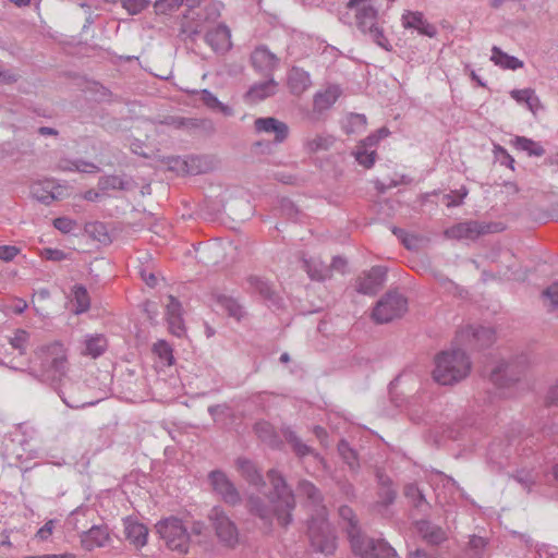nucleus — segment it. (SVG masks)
Segmentation results:
<instances>
[{
  "label": "nucleus",
  "mask_w": 558,
  "mask_h": 558,
  "mask_svg": "<svg viewBox=\"0 0 558 558\" xmlns=\"http://www.w3.org/2000/svg\"><path fill=\"white\" fill-rule=\"evenodd\" d=\"M153 351L165 362L166 365L170 366L174 362L172 354V348L165 340H159L154 344Z\"/></svg>",
  "instance_id": "49530a36"
},
{
  "label": "nucleus",
  "mask_w": 558,
  "mask_h": 558,
  "mask_svg": "<svg viewBox=\"0 0 558 558\" xmlns=\"http://www.w3.org/2000/svg\"><path fill=\"white\" fill-rule=\"evenodd\" d=\"M545 403L549 407H558V381L549 388Z\"/></svg>",
  "instance_id": "774afa93"
},
{
  "label": "nucleus",
  "mask_w": 558,
  "mask_h": 558,
  "mask_svg": "<svg viewBox=\"0 0 558 558\" xmlns=\"http://www.w3.org/2000/svg\"><path fill=\"white\" fill-rule=\"evenodd\" d=\"M74 301L76 303L73 312L75 314H82L88 311L90 306L89 295L86 288L82 284H75L73 287Z\"/></svg>",
  "instance_id": "ea45409f"
},
{
  "label": "nucleus",
  "mask_w": 558,
  "mask_h": 558,
  "mask_svg": "<svg viewBox=\"0 0 558 558\" xmlns=\"http://www.w3.org/2000/svg\"><path fill=\"white\" fill-rule=\"evenodd\" d=\"M107 349V340L104 336L97 335L86 340L85 353L93 357L100 356Z\"/></svg>",
  "instance_id": "79ce46f5"
},
{
  "label": "nucleus",
  "mask_w": 558,
  "mask_h": 558,
  "mask_svg": "<svg viewBox=\"0 0 558 558\" xmlns=\"http://www.w3.org/2000/svg\"><path fill=\"white\" fill-rule=\"evenodd\" d=\"M267 478L271 485V490L266 497L270 498L271 502H282L283 507L294 511L296 507L295 495L289 487L283 475L276 469H270L267 472Z\"/></svg>",
  "instance_id": "9d476101"
},
{
  "label": "nucleus",
  "mask_w": 558,
  "mask_h": 558,
  "mask_svg": "<svg viewBox=\"0 0 558 558\" xmlns=\"http://www.w3.org/2000/svg\"><path fill=\"white\" fill-rule=\"evenodd\" d=\"M487 541L477 535H472L469 542V549L466 551L481 555L482 550L486 547Z\"/></svg>",
  "instance_id": "4d7b16f0"
},
{
  "label": "nucleus",
  "mask_w": 558,
  "mask_h": 558,
  "mask_svg": "<svg viewBox=\"0 0 558 558\" xmlns=\"http://www.w3.org/2000/svg\"><path fill=\"white\" fill-rule=\"evenodd\" d=\"M184 170L190 174H199L206 171V166L202 157L191 156L183 161Z\"/></svg>",
  "instance_id": "09e8293b"
},
{
  "label": "nucleus",
  "mask_w": 558,
  "mask_h": 558,
  "mask_svg": "<svg viewBox=\"0 0 558 558\" xmlns=\"http://www.w3.org/2000/svg\"><path fill=\"white\" fill-rule=\"evenodd\" d=\"M235 466L241 476L252 486L262 488L266 482L262 475V470L250 459L240 457L235 461Z\"/></svg>",
  "instance_id": "a211bd4d"
},
{
  "label": "nucleus",
  "mask_w": 558,
  "mask_h": 558,
  "mask_svg": "<svg viewBox=\"0 0 558 558\" xmlns=\"http://www.w3.org/2000/svg\"><path fill=\"white\" fill-rule=\"evenodd\" d=\"M380 497V504L385 507H388L389 505L393 504L397 493L391 487H384L379 494Z\"/></svg>",
  "instance_id": "e2e57ef3"
},
{
  "label": "nucleus",
  "mask_w": 558,
  "mask_h": 558,
  "mask_svg": "<svg viewBox=\"0 0 558 558\" xmlns=\"http://www.w3.org/2000/svg\"><path fill=\"white\" fill-rule=\"evenodd\" d=\"M29 340V333L24 329H16L14 336L9 339L12 349L17 350L20 355L26 353V344Z\"/></svg>",
  "instance_id": "a18cd8bd"
},
{
  "label": "nucleus",
  "mask_w": 558,
  "mask_h": 558,
  "mask_svg": "<svg viewBox=\"0 0 558 558\" xmlns=\"http://www.w3.org/2000/svg\"><path fill=\"white\" fill-rule=\"evenodd\" d=\"M125 538L136 548H141L147 543L148 529L140 522H125Z\"/></svg>",
  "instance_id": "cd10ccee"
},
{
  "label": "nucleus",
  "mask_w": 558,
  "mask_h": 558,
  "mask_svg": "<svg viewBox=\"0 0 558 558\" xmlns=\"http://www.w3.org/2000/svg\"><path fill=\"white\" fill-rule=\"evenodd\" d=\"M307 535L315 551L326 556L335 553L336 535L328 521L327 510H320L319 514L311 515L307 521Z\"/></svg>",
  "instance_id": "20e7f679"
},
{
  "label": "nucleus",
  "mask_w": 558,
  "mask_h": 558,
  "mask_svg": "<svg viewBox=\"0 0 558 558\" xmlns=\"http://www.w3.org/2000/svg\"><path fill=\"white\" fill-rule=\"evenodd\" d=\"M121 4L129 14L135 15L148 7L149 0H121Z\"/></svg>",
  "instance_id": "5fc2aeb1"
},
{
  "label": "nucleus",
  "mask_w": 558,
  "mask_h": 558,
  "mask_svg": "<svg viewBox=\"0 0 558 558\" xmlns=\"http://www.w3.org/2000/svg\"><path fill=\"white\" fill-rule=\"evenodd\" d=\"M302 268L312 280L324 281L330 277V267L315 258H302Z\"/></svg>",
  "instance_id": "c756f323"
},
{
  "label": "nucleus",
  "mask_w": 558,
  "mask_h": 558,
  "mask_svg": "<svg viewBox=\"0 0 558 558\" xmlns=\"http://www.w3.org/2000/svg\"><path fill=\"white\" fill-rule=\"evenodd\" d=\"M71 163L74 166L75 171L89 173L99 171V167L89 161L75 160L74 162Z\"/></svg>",
  "instance_id": "0e129e2a"
},
{
  "label": "nucleus",
  "mask_w": 558,
  "mask_h": 558,
  "mask_svg": "<svg viewBox=\"0 0 558 558\" xmlns=\"http://www.w3.org/2000/svg\"><path fill=\"white\" fill-rule=\"evenodd\" d=\"M31 194L36 201L45 205H50L57 198L54 193L51 191L49 182H37L32 184Z\"/></svg>",
  "instance_id": "f704fd0d"
},
{
  "label": "nucleus",
  "mask_w": 558,
  "mask_h": 558,
  "mask_svg": "<svg viewBox=\"0 0 558 558\" xmlns=\"http://www.w3.org/2000/svg\"><path fill=\"white\" fill-rule=\"evenodd\" d=\"M296 490L300 496L304 497L313 508L312 514H319L320 510H327L324 505V496L318 487L307 480H300L296 486Z\"/></svg>",
  "instance_id": "f3484780"
},
{
  "label": "nucleus",
  "mask_w": 558,
  "mask_h": 558,
  "mask_svg": "<svg viewBox=\"0 0 558 558\" xmlns=\"http://www.w3.org/2000/svg\"><path fill=\"white\" fill-rule=\"evenodd\" d=\"M339 515L344 524L342 529L345 531L351 547H357V541L364 535L359 526V521L349 506H341L339 508Z\"/></svg>",
  "instance_id": "aec40b11"
},
{
  "label": "nucleus",
  "mask_w": 558,
  "mask_h": 558,
  "mask_svg": "<svg viewBox=\"0 0 558 558\" xmlns=\"http://www.w3.org/2000/svg\"><path fill=\"white\" fill-rule=\"evenodd\" d=\"M341 90L338 86H329L324 92H319L314 97V108L318 111L330 108L339 98Z\"/></svg>",
  "instance_id": "2f4dec72"
},
{
  "label": "nucleus",
  "mask_w": 558,
  "mask_h": 558,
  "mask_svg": "<svg viewBox=\"0 0 558 558\" xmlns=\"http://www.w3.org/2000/svg\"><path fill=\"white\" fill-rule=\"evenodd\" d=\"M216 300L230 317L240 320L244 316L243 307L235 299L219 294Z\"/></svg>",
  "instance_id": "c9c22d12"
},
{
  "label": "nucleus",
  "mask_w": 558,
  "mask_h": 558,
  "mask_svg": "<svg viewBox=\"0 0 558 558\" xmlns=\"http://www.w3.org/2000/svg\"><path fill=\"white\" fill-rule=\"evenodd\" d=\"M266 81L256 83L250 87L245 94V99L251 102L262 101L270 96H274L278 90V83L274 77H265Z\"/></svg>",
  "instance_id": "393cba45"
},
{
  "label": "nucleus",
  "mask_w": 558,
  "mask_h": 558,
  "mask_svg": "<svg viewBox=\"0 0 558 558\" xmlns=\"http://www.w3.org/2000/svg\"><path fill=\"white\" fill-rule=\"evenodd\" d=\"M231 34L228 26L220 24L217 27L208 31L205 35V41L216 52L225 53L231 48Z\"/></svg>",
  "instance_id": "412c9836"
},
{
  "label": "nucleus",
  "mask_w": 558,
  "mask_h": 558,
  "mask_svg": "<svg viewBox=\"0 0 558 558\" xmlns=\"http://www.w3.org/2000/svg\"><path fill=\"white\" fill-rule=\"evenodd\" d=\"M183 3V0H157L154 3V10L156 14H169L179 9Z\"/></svg>",
  "instance_id": "8fccbe9b"
},
{
  "label": "nucleus",
  "mask_w": 558,
  "mask_h": 558,
  "mask_svg": "<svg viewBox=\"0 0 558 558\" xmlns=\"http://www.w3.org/2000/svg\"><path fill=\"white\" fill-rule=\"evenodd\" d=\"M98 189L102 192L109 190L131 191L135 187V182L130 179H123L119 175H105L98 180Z\"/></svg>",
  "instance_id": "c85d7f7f"
},
{
  "label": "nucleus",
  "mask_w": 558,
  "mask_h": 558,
  "mask_svg": "<svg viewBox=\"0 0 558 558\" xmlns=\"http://www.w3.org/2000/svg\"><path fill=\"white\" fill-rule=\"evenodd\" d=\"M492 61L502 69L517 70L523 68V61L513 56H509L497 46L492 48Z\"/></svg>",
  "instance_id": "72a5a7b5"
},
{
  "label": "nucleus",
  "mask_w": 558,
  "mask_h": 558,
  "mask_svg": "<svg viewBox=\"0 0 558 558\" xmlns=\"http://www.w3.org/2000/svg\"><path fill=\"white\" fill-rule=\"evenodd\" d=\"M378 12L373 5H364L356 12V25L361 32L367 34L377 25Z\"/></svg>",
  "instance_id": "7c9ffc66"
},
{
  "label": "nucleus",
  "mask_w": 558,
  "mask_h": 558,
  "mask_svg": "<svg viewBox=\"0 0 558 558\" xmlns=\"http://www.w3.org/2000/svg\"><path fill=\"white\" fill-rule=\"evenodd\" d=\"M251 63L264 77H274V72L279 66V58L266 46H258L251 54Z\"/></svg>",
  "instance_id": "4468645a"
},
{
  "label": "nucleus",
  "mask_w": 558,
  "mask_h": 558,
  "mask_svg": "<svg viewBox=\"0 0 558 558\" xmlns=\"http://www.w3.org/2000/svg\"><path fill=\"white\" fill-rule=\"evenodd\" d=\"M208 520L218 541L227 548H235L239 544V529L221 506H215L208 513Z\"/></svg>",
  "instance_id": "39448f33"
},
{
  "label": "nucleus",
  "mask_w": 558,
  "mask_h": 558,
  "mask_svg": "<svg viewBox=\"0 0 558 558\" xmlns=\"http://www.w3.org/2000/svg\"><path fill=\"white\" fill-rule=\"evenodd\" d=\"M281 211L289 218H295L299 214V209L295 204L289 198H283L280 204Z\"/></svg>",
  "instance_id": "680f3d73"
},
{
  "label": "nucleus",
  "mask_w": 558,
  "mask_h": 558,
  "mask_svg": "<svg viewBox=\"0 0 558 558\" xmlns=\"http://www.w3.org/2000/svg\"><path fill=\"white\" fill-rule=\"evenodd\" d=\"M404 496L411 500L413 507L416 509L421 510L424 506H428L425 496L415 484L405 485Z\"/></svg>",
  "instance_id": "37998d69"
},
{
  "label": "nucleus",
  "mask_w": 558,
  "mask_h": 558,
  "mask_svg": "<svg viewBox=\"0 0 558 558\" xmlns=\"http://www.w3.org/2000/svg\"><path fill=\"white\" fill-rule=\"evenodd\" d=\"M66 364L62 344L53 343L46 349V356L41 361L39 374L33 375L53 389L66 407L82 409L94 405L96 402L86 401L82 397L85 385L66 375Z\"/></svg>",
  "instance_id": "f257e3e1"
},
{
  "label": "nucleus",
  "mask_w": 558,
  "mask_h": 558,
  "mask_svg": "<svg viewBox=\"0 0 558 558\" xmlns=\"http://www.w3.org/2000/svg\"><path fill=\"white\" fill-rule=\"evenodd\" d=\"M390 134V131L387 128H380L375 133L369 134L367 137L362 140L359 145L364 148L371 149L375 147L381 138L387 137Z\"/></svg>",
  "instance_id": "3c124183"
},
{
  "label": "nucleus",
  "mask_w": 558,
  "mask_h": 558,
  "mask_svg": "<svg viewBox=\"0 0 558 558\" xmlns=\"http://www.w3.org/2000/svg\"><path fill=\"white\" fill-rule=\"evenodd\" d=\"M156 530L169 548L187 553L190 534L180 519L170 517L161 520L156 524Z\"/></svg>",
  "instance_id": "423d86ee"
},
{
  "label": "nucleus",
  "mask_w": 558,
  "mask_h": 558,
  "mask_svg": "<svg viewBox=\"0 0 558 558\" xmlns=\"http://www.w3.org/2000/svg\"><path fill=\"white\" fill-rule=\"evenodd\" d=\"M247 282L268 303V306L277 308L281 306V298L267 281L256 276H250Z\"/></svg>",
  "instance_id": "b1692460"
},
{
  "label": "nucleus",
  "mask_w": 558,
  "mask_h": 558,
  "mask_svg": "<svg viewBox=\"0 0 558 558\" xmlns=\"http://www.w3.org/2000/svg\"><path fill=\"white\" fill-rule=\"evenodd\" d=\"M461 341H466L472 348L478 350L490 347L495 341V331L490 327L468 326L458 335Z\"/></svg>",
  "instance_id": "2eb2a0df"
},
{
  "label": "nucleus",
  "mask_w": 558,
  "mask_h": 558,
  "mask_svg": "<svg viewBox=\"0 0 558 558\" xmlns=\"http://www.w3.org/2000/svg\"><path fill=\"white\" fill-rule=\"evenodd\" d=\"M208 484L215 495L226 505L235 507L242 504V496L233 481L222 470L216 469L207 475Z\"/></svg>",
  "instance_id": "1a4fd4ad"
},
{
  "label": "nucleus",
  "mask_w": 558,
  "mask_h": 558,
  "mask_svg": "<svg viewBox=\"0 0 558 558\" xmlns=\"http://www.w3.org/2000/svg\"><path fill=\"white\" fill-rule=\"evenodd\" d=\"M470 369L469 356L463 350L454 349L437 355L433 377L440 385H453L465 378Z\"/></svg>",
  "instance_id": "7ed1b4c3"
},
{
  "label": "nucleus",
  "mask_w": 558,
  "mask_h": 558,
  "mask_svg": "<svg viewBox=\"0 0 558 558\" xmlns=\"http://www.w3.org/2000/svg\"><path fill=\"white\" fill-rule=\"evenodd\" d=\"M75 222L66 217H59L53 220V227L62 233H69L74 229Z\"/></svg>",
  "instance_id": "bf43d9fd"
},
{
  "label": "nucleus",
  "mask_w": 558,
  "mask_h": 558,
  "mask_svg": "<svg viewBox=\"0 0 558 558\" xmlns=\"http://www.w3.org/2000/svg\"><path fill=\"white\" fill-rule=\"evenodd\" d=\"M527 367L525 355L517 356L509 362H500L489 374L490 381L500 388L510 387L521 379Z\"/></svg>",
  "instance_id": "0eeeda50"
},
{
  "label": "nucleus",
  "mask_w": 558,
  "mask_h": 558,
  "mask_svg": "<svg viewBox=\"0 0 558 558\" xmlns=\"http://www.w3.org/2000/svg\"><path fill=\"white\" fill-rule=\"evenodd\" d=\"M387 276V268L384 266H374L368 271H364L356 279V291L361 294L375 295L384 286Z\"/></svg>",
  "instance_id": "ddd939ff"
},
{
  "label": "nucleus",
  "mask_w": 558,
  "mask_h": 558,
  "mask_svg": "<svg viewBox=\"0 0 558 558\" xmlns=\"http://www.w3.org/2000/svg\"><path fill=\"white\" fill-rule=\"evenodd\" d=\"M283 437L288 445L291 447L293 453L299 458L303 459L306 456H312L318 461H324V458L316 452L311 446L305 444L296 434L290 428L283 430Z\"/></svg>",
  "instance_id": "5701e85b"
},
{
  "label": "nucleus",
  "mask_w": 558,
  "mask_h": 558,
  "mask_svg": "<svg viewBox=\"0 0 558 558\" xmlns=\"http://www.w3.org/2000/svg\"><path fill=\"white\" fill-rule=\"evenodd\" d=\"M86 231L97 241L109 243L111 239L107 232V227L102 222H93L86 226Z\"/></svg>",
  "instance_id": "de8ad7c7"
},
{
  "label": "nucleus",
  "mask_w": 558,
  "mask_h": 558,
  "mask_svg": "<svg viewBox=\"0 0 558 558\" xmlns=\"http://www.w3.org/2000/svg\"><path fill=\"white\" fill-rule=\"evenodd\" d=\"M20 253V248L14 245H0V259L3 262L13 260Z\"/></svg>",
  "instance_id": "052dcab7"
},
{
  "label": "nucleus",
  "mask_w": 558,
  "mask_h": 558,
  "mask_svg": "<svg viewBox=\"0 0 558 558\" xmlns=\"http://www.w3.org/2000/svg\"><path fill=\"white\" fill-rule=\"evenodd\" d=\"M43 255L46 259L53 262H60L66 257V254L58 248H45Z\"/></svg>",
  "instance_id": "338daca9"
},
{
  "label": "nucleus",
  "mask_w": 558,
  "mask_h": 558,
  "mask_svg": "<svg viewBox=\"0 0 558 558\" xmlns=\"http://www.w3.org/2000/svg\"><path fill=\"white\" fill-rule=\"evenodd\" d=\"M82 547L92 551L95 548L104 547L110 539L109 529L106 524L93 525L80 535Z\"/></svg>",
  "instance_id": "dca6fc26"
},
{
  "label": "nucleus",
  "mask_w": 558,
  "mask_h": 558,
  "mask_svg": "<svg viewBox=\"0 0 558 558\" xmlns=\"http://www.w3.org/2000/svg\"><path fill=\"white\" fill-rule=\"evenodd\" d=\"M542 295L544 299H548L550 301L553 308H558V281L547 287L542 292Z\"/></svg>",
  "instance_id": "13d9d810"
},
{
  "label": "nucleus",
  "mask_w": 558,
  "mask_h": 558,
  "mask_svg": "<svg viewBox=\"0 0 558 558\" xmlns=\"http://www.w3.org/2000/svg\"><path fill=\"white\" fill-rule=\"evenodd\" d=\"M335 143V137L330 135H316L312 140L306 141V149L308 153L314 154L323 150H328Z\"/></svg>",
  "instance_id": "58836bf2"
},
{
  "label": "nucleus",
  "mask_w": 558,
  "mask_h": 558,
  "mask_svg": "<svg viewBox=\"0 0 558 558\" xmlns=\"http://www.w3.org/2000/svg\"><path fill=\"white\" fill-rule=\"evenodd\" d=\"M498 231L496 223H485L476 220L460 222L449 228L446 234L452 239L475 240L481 235Z\"/></svg>",
  "instance_id": "f8f14e48"
},
{
  "label": "nucleus",
  "mask_w": 558,
  "mask_h": 558,
  "mask_svg": "<svg viewBox=\"0 0 558 558\" xmlns=\"http://www.w3.org/2000/svg\"><path fill=\"white\" fill-rule=\"evenodd\" d=\"M351 549L362 558H399L387 542L369 538L365 534L357 541V547H351Z\"/></svg>",
  "instance_id": "9b49d317"
},
{
  "label": "nucleus",
  "mask_w": 558,
  "mask_h": 558,
  "mask_svg": "<svg viewBox=\"0 0 558 558\" xmlns=\"http://www.w3.org/2000/svg\"><path fill=\"white\" fill-rule=\"evenodd\" d=\"M244 507L250 515L259 521L258 529L264 535H271L274 521L287 530L293 522V510L286 509L282 502H271L270 498H263L256 494H250L245 498Z\"/></svg>",
  "instance_id": "f03ea898"
},
{
  "label": "nucleus",
  "mask_w": 558,
  "mask_h": 558,
  "mask_svg": "<svg viewBox=\"0 0 558 558\" xmlns=\"http://www.w3.org/2000/svg\"><path fill=\"white\" fill-rule=\"evenodd\" d=\"M355 160L366 169H369L374 166L376 159V151L364 148L363 146L357 145L355 151L353 153Z\"/></svg>",
  "instance_id": "c03bdc74"
},
{
  "label": "nucleus",
  "mask_w": 558,
  "mask_h": 558,
  "mask_svg": "<svg viewBox=\"0 0 558 558\" xmlns=\"http://www.w3.org/2000/svg\"><path fill=\"white\" fill-rule=\"evenodd\" d=\"M402 25L404 28H413L416 29L421 35H425L427 37H435L437 34V28L428 23L422 12L418 11H405L402 14Z\"/></svg>",
  "instance_id": "6ab92c4d"
},
{
  "label": "nucleus",
  "mask_w": 558,
  "mask_h": 558,
  "mask_svg": "<svg viewBox=\"0 0 558 558\" xmlns=\"http://www.w3.org/2000/svg\"><path fill=\"white\" fill-rule=\"evenodd\" d=\"M372 40L385 49L386 51H392V46L390 45L389 40L386 38L384 34V29L378 27L377 25L369 29L367 33Z\"/></svg>",
  "instance_id": "603ef678"
},
{
  "label": "nucleus",
  "mask_w": 558,
  "mask_h": 558,
  "mask_svg": "<svg viewBox=\"0 0 558 558\" xmlns=\"http://www.w3.org/2000/svg\"><path fill=\"white\" fill-rule=\"evenodd\" d=\"M415 525L420 535L432 545H438L446 539L445 531L428 520H420Z\"/></svg>",
  "instance_id": "a878e982"
},
{
  "label": "nucleus",
  "mask_w": 558,
  "mask_h": 558,
  "mask_svg": "<svg viewBox=\"0 0 558 558\" xmlns=\"http://www.w3.org/2000/svg\"><path fill=\"white\" fill-rule=\"evenodd\" d=\"M338 452L343 461L349 465L350 470L355 471L359 469L360 464L356 451L350 447L348 441L343 439L340 440L338 444Z\"/></svg>",
  "instance_id": "a19ab883"
},
{
  "label": "nucleus",
  "mask_w": 558,
  "mask_h": 558,
  "mask_svg": "<svg viewBox=\"0 0 558 558\" xmlns=\"http://www.w3.org/2000/svg\"><path fill=\"white\" fill-rule=\"evenodd\" d=\"M288 85L292 94L300 95L311 85L310 74L301 68L293 66L288 75Z\"/></svg>",
  "instance_id": "bb28decb"
},
{
  "label": "nucleus",
  "mask_w": 558,
  "mask_h": 558,
  "mask_svg": "<svg viewBox=\"0 0 558 558\" xmlns=\"http://www.w3.org/2000/svg\"><path fill=\"white\" fill-rule=\"evenodd\" d=\"M513 145L517 149L526 151L529 156L541 157L545 154V149L541 144L524 136H515Z\"/></svg>",
  "instance_id": "e433bc0d"
},
{
  "label": "nucleus",
  "mask_w": 558,
  "mask_h": 558,
  "mask_svg": "<svg viewBox=\"0 0 558 558\" xmlns=\"http://www.w3.org/2000/svg\"><path fill=\"white\" fill-rule=\"evenodd\" d=\"M54 529V520L47 521L36 533V537L40 541H46L52 534Z\"/></svg>",
  "instance_id": "69168bd1"
},
{
  "label": "nucleus",
  "mask_w": 558,
  "mask_h": 558,
  "mask_svg": "<svg viewBox=\"0 0 558 558\" xmlns=\"http://www.w3.org/2000/svg\"><path fill=\"white\" fill-rule=\"evenodd\" d=\"M254 125L257 132L274 133L277 143H282L289 134L288 125L272 117L258 118Z\"/></svg>",
  "instance_id": "4be33fe9"
},
{
  "label": "nucleus",
  "mask_w": 558,
  "mask_h": 558,
  "mask_svg": "<svg viewBox=\"0 0 558 558\" xmlns=\"http://www.w3.org/2000/svg\"><path fill=\"white\" fill-rule=\"evenodd\" d=\"M254 432L257 437L271 448H278L280 445V439L278 434L275 432V428L268 422L262 421L257 422L254 425Z\"/></svg>",
  "instance_id": "473e14b6"
},
{
  "label": "nucleus",
  "mask_w": 558,
  "mask_h": 558,
  "mask_svg": "<svg viewBox=\"0 0 558 558\" xmlns=\"http://www.w3.org/2000/svg\"><path fill=\"white\" fill-rule=\"evenodd\" d=\"M167 320L169 329L173 335L181 337L184 333L182 315L167 316Z\"/></svg>",
  "instance_id": "6e6d98bb"
},
{
  "label": "nucleus",
  "mask_w": 558,
  "mask_h": 558,
  "mask_svg": "<svg viewBox=\"0 0 558 558\" xmlns=\"http://www.w3.org/2000/svg\"><path fill=\"white\" fill-rule=\"evenodd\" d=\"M468 195V190L462 187L459 191H451L445 194L442 199L446 202L447 207L460 206L463 203L464 197Z\"/></svg>",
  "instance_id": "864d4df0"
},
{
  "label": "nucleus",
  "mask_w": 558,
  "mask_h": 558,
  "mask_svg": "<svg viewBox=\"0 0 558 558\" xmlns=\"http://www.w3.org/2000/svg\"><path fill=\"white\" fill-rule=\"evenodd\" d=\"M407 299L402 294L389 291L376 303L372 317L378 324H386L401 317L407 312Z\"/></svg>",
  "instance_id": "6e6552de"
},
{
  "label": "nucleus",
  "mask_w": 558,
  "mask_h": 558,
  "mask_svg": "<svg viewBox=\"0 0 558 558\" xmlns=\"http://www.w3.org/2000/svg\"><path fill=\"white\" fill-rule=\"evenodd\" d=\"M201 100L203 104L213 110H218L225 116H232L233 110L227 105H223L219 99L208 89H203L201 93Z\"/></svg>",
  "instance_id": "4c0bfd02"
}]
</instances>
